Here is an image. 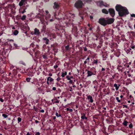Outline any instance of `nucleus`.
<instances>
[{"label":"nucleus","instance_id":"nucleus-1","mask_svg":"<svg viewBox=\"0 0 135 135\" xmlns=\"http://www.w3.org/2000/svg\"><path fill=\"white\" fill-rule=\"evenodd\" d=\"M115 9L116 11L118 12L119 14L121 16L126 15L128 14V12L126 8L120 5H117L115 7Z\"/></svg>","mask_w":135,"mask_h":135},{"label":"nucleus","instance_id":"nucleus-2","mask_svg":"<svg viewBox=\"0 0 135 135\" xmlns=\"http://www.w3.org/2000/svg\"><path fill=\"white\" fill-rule=\"evenodd\" d=\"M84 4L82 1L81 0H78L76 1L74 4V6L77 9L81 8Z\"/></svg>","mask_w":135,"mask_h":135},{"label":"nucleus","instance_id":"nucleus-3","mask_svg":"<svg viewBox=\"0 0 135 135\" xmlns=\"http://www.w3.org/2000/svg\"><path fill=\"white\" fill-rule=\"evenodd\" d=\"M106 18H100L98 21V22L100 24L104 26L106 25Z\"/></svg>","mask_w":135,"mask_h":135},{"label":"nucleus","instance_id":"nucleus-4","mask_svg":"<svg viewBox=\"0 0 135 135\" xmlns=\"http://www.w3.org/2000/svg\"><path fill=\"white\" fill-rule=\"evenodd\" d=\"M106 25L107 24L109 25L111 24L114 21V19L113 18H106Z\"/></svg>","mask_w":135,"mask_h":135},{"label":"nucleus","instance_id":"nucleus-5","mask_svg":"<svg viewBox=\"0 0 135 135\" xmlns=\"http://www.w3.org/2000/svg\"><path fill=\"white\" fill-rule=\"evenodd\" d=\"M108 11L110 15L112 17H113L114 16L115 13V11L114 9L113 8L109 9Z\"/></svg>","mask_w":135,"mask_h":135},{"label":"nucleus","instance_id":"nucleus-6","mask_svg":"<svg viewBox=\"0 0 135 135\" xmlns=\"http://www.w3.org/2000/svg\"><path fill=\"white\" fill-rule=\"evenodd\" d=\"M99 5L100 6H101L102 5H103L106 7H108L109 6V5L106 4L105 3H104V2L103 1L99 2Z\"/></svg>","mask_w":135,"mask_h":135},{"label":"nucleus","instance_id":"nucleus-7","mask_svg":"<svg viewBox=\"0 0 135 135\" xmlns=\"http://www.w3.org/2000/svg\"><path fill=\"white\" fill-rule=\"evenodd\" d=\"M59 5L56 2H55L54 3V6H53V8L54 9H58L59 8Z\"/></svg>","mask_w":135,"mask_h":135},{"label":"nucleus","instance_id":"nucleus-8","mask_svg":"<svg viewBox=\"0 0 135 135\" xmlns=\"http://www.w3.org/2000/svg\"><path fill=\"white\" fill-rule=\"evenodd\" d=\"M40 33L39 30L37 28H35L34 29V34L36 35H39Z\"/></svg>","mask_w":135,"mask_h":135},{"label":"nucleus","instance_id":"nucleus-9","mask_svg":"<svg viewBox=\"0 0 135 135\" xmlns=\"http://www.w3.org/2000/svg\"><path fill=\"white\" fill-rule=\"evenodd\" d=\"M42 39L44 41H45V43L46 44H49V40L46 37L43 38Z\"/></svg>","mask_w":135,"mask_h":135},{"label":"nucleus","instance_id":"nucleus-10","mask_svg":"<svg viewBox=\"0 0 135 135\" xmlns=\"http://www.w3.org/2000/svg\"><path fill=\"white\" fill-rule=\"evenodd\" d=\"M88 99L89 100V102L91 103H93V98L90 95L88 96Z\"/></svg>","mask_w":135,"mask_h":135},{"label":"nucleus","instance_id":"nucleus-11","mask_svg":"<svg viewBox=\"0 0 135 135\" xmlns=\"http://www.w3.org/2000/svg\"><path fill=\"white\" fill-rule=\"evenodd\" d=\"M102 12L103 13L105 14H108V12L106 9H102Z\"/></svg>","mask_w":135,"mask_h":135},{"label":"nucleus","instance_id":"nucleus-12","mask_svg":"<svg viewBox=\"0 0 135 135\" xmlns=\"http://www.w3.org/2000/svg\"><path fill=\"white\" fill-rule=\"evenodd\" d=\"M87 77L93 75V73L90 71H87Z\"/></svg>","mask_w":135,"mask_h":135},{"label":"nucleus","instance_id":"nucleus-13","mask_svg":"<svg viewBox=\"0 0 135 135\" xmlns=\"http://www.w3.org/2000/svg\"><path fill=\"white\" fill-rule=\"evenodd\" d=\"M119 86V85L118 86L116 84H114V86L115 87L116 90H117L118 89Z\"/></svg>","mask_w":135,"mask_h":135},{"label":"nucleus","instance_id":"nucleus-14","mask_svg":"<svg viewBox=\"0 0 135 135\" xmlns=\"http://www.w3.org/2000/svg\"><path fill=\"white\" fill-rule=\"evenodd\" d=\"M24 3V2L21 1L19 3V5L20 6H21L23 5Z\"/></svg>","mask_w":135,"mask_h":135},{"label":"nucleus","instance_id":"nucleus-15","mask_svg":"<svg viewBox=\"0 0 135 135\" xmlns=\"http://www.w3.org/2000/svg\"><path fill=\"white\" fill-rule=\"evenodd\" d=\"M47 80V81L49 80L50 82H51L53 80V79H52V78H51L50 77H48Z\"/></svg>","mask_w":135,"mask_h":135},{"label":"nucleus","instance_id":"nucleus-16","mask_svg":"<svg viewBox=\"0 0 135 135\" xmlns=\"http://www.w3.org/2000/svg\"><path fill=\"white\" fill-rule=\"evenodd\" d=\"M18 33V31L16 30L14 32H13V34L15 35H17Z\"/></svg>","mask_w":135,"mask_h":135},{"label":"nucleus","instance_id":"nucleus-17","mask_svg":"<svg viewBox=\"0 0 135 135\" xmlns=\"http://www.w3.org/2000/svg\"><path fill=\"white\" fill-rule=\"evenodd\" d=\"M90 59V58L89 57H87V59H86V60L84 62V63L85 64H86L87 63V60H88V62L89 61V60Z\"/></svg>","mask_w":135,"mask_h":135},{"label":"nucleus","instance_id":"nucleus-18","mask_svg":"<svg viewBox=\"0 0 135 135\" xmlns=\"http://www.w3.org/2000/svg\"><path fill=\"white\" fill-rule=\"evenodd\" d=\"M127 123H128V122L127 121L125 120L123 122V124L124 126H126Z\"/></svg>","mask_w":135,"mask_h":135},{"label":"nucleus","instance_id":"nucleus-19","mask_svg":"<svg viewBox=\"0 0 135 135\" xmlns=\"http://www.w3.org/2000/svg\"><path fill=\"white\" fill-rule=\"evenodd\" d=\"M81 119H87V117H85L84 116V115L83 116H81Z\"/></svg>","mask_w":135,"mask_h":135},{"label":"nucleus","instance_id":"nucleus-20","mask_svg":"<svg viewBox=\"0 0 135 135\" xmlns=\"http://www.w3.org/2000/svg\"><path fill=\"white\" fill-rule=\"evenodd\" d=\"M2 116L5 118H7L8 117V115L4 114H3Z\"/></svg>","mask_w":135,"mask_h":135},{"label":"nucleus","instance_id":"nucleus-21","mask_svg":"<svg viewBox=\"0 0 135 135\" xmlns=\"http://www.w3.org/2000/svg\"><path fill=\"white\" fill-rule=\"evenodd\" d=\"M26 18V16L25 15H23L22 16V17L21 18V19L22 20H25Z\"/></svg>","mask_w":135,"mask_h":135},{"label":"nucleus","instance_id":"nucleus-22","mask_svg":"<svg viewBox=\"0 0 135 135\" xmlns=\"http://www.w3.org/2000/svg\"><path fill=\"white\" fill-rule=\"evenodd\" d=\"M56 115L57 117H60L61 116V115L60 114H59L57 112H56Z\"/></svg>","mask_w":135,"mask_h":135},{"label":"nucleus","instance_id":"nucleus-23","mask_svg":"<svg viewBox=\"0 0 135 135\" xmlns=\"http://www.w3.org/2000/svg\"><path fill=\"white\" fill-rule=\"evenodd\" d=\"M116 99L117 100L118 102L119 103L120 102V99H119V98L118 97H116Z\"/></svg>","mask_w":135,"mask_h":135},{"label":"nucleus","instance_id":"nucleus-24","mask_svg":"<svg viewBox=\"0 0 135 135\" xmlns=\"http://www.w3.org/2000/svg\"><path fill=\"white\" fill-rule=\"evenodd\" d=\"M21 119L20 117H18V123L20 122L21 121Z\"/></svg>","mask_w":135,"mask_h":135},{"label":"nucleus","instance_id":"nucleus-25","mask_svg":"<svg viewBox=\"0 0 135 135\" xmlns=\"http://www.w3.org/2000/svg\"><path fill=\"white\" fill-rule=\"evenodd\" d=\"M30 78H27L26 79V80L27 82H29L30 81Z\"/></svg>","mask_w":135,"mask_h":135},{"label":"nucleus","instance_id":"nucleus-26","mask_svg":"<svg viewBox=\"0 0 135 135\" xmlns=\"http://www.w3.org/2000/svg\"><path fill=\"white\" fill-rule=\"evenodd\" d=\"M129 126L130 128H132L133 127V125H132V124L131 123V124H130L129 125Z\"/></svg>","mask_w":135,"mask_h":135},{"label":"nucleus","instance_id":"nucleus-27","mask_svg":"<svg viewBox=\"0 0 135 135\" xmlns=\"http://www.w3.org/2000/svg\"><path fill=\"white\" fill-rule=\"evenodd\" d=\"M93 63L97 64V60H94V61L93 62Z\"/></svg>","mask_w":135,"mask_h":135},{"label":"nucleus","instance_id":"nucleus-28","mask_svg":"<svg viewBox=\"0 0 135 135\" xmlns=\"http://www.w3.org/2000/svg\"><path fill=\"white\" fill-rule=\"evenodd\" d=\"M23 11H22V13L23 14V13H24L26 11H25V8H23Z\"/></svg>","mask_w":135,"mask_h":135},{"label":"nucleus","instance_id":"nucleus-29","mask_svg":"<svg viewBox=\"0 0 135 135\" xmlns=\"http://www.w3.org/2000/svg\"><path fill=\"white\" fill-rule=\"evenodd\" d=\"M131 16L132 17H135V14H131Z\"/></svg>","mask_w":135,"mask_h":135},{"label":"nucleus","instance_id":"nucleus-30","mask_svg":"<svg viewBox=\"0 0 135 135\" xmlns=\"http://www.w3.org/2000/svg\"><path fill=\"white\" fill-rule=\"evenodd\" d=\"M65 75L63 73H62V74L61 75V76L63 77H64Z\"/></svg>","mask_w":135,"mask_h":135},{"label":"nucleus","instance_id":"nucleus-31","mask_svg":"<svg viewBox=\"0 0 135 135\" xmlns=\"http://www.w3.org/2000/svg\"><path fill=\"white\" fill-rule=\"evenodd\" d=\"M66 78L68 79L69 80H70L71 79L69 77V76H66Z\"/></svg>","mask_w":135,"mask_h":135},{"label":"nucleus","instance_id":"nucleus-32","mask_svg":"<svg viewBox=\"0 0 135 135\" xmlns=\"http://www.w3.org/2000/svg\"><path fill=\"white\" fill-rule=\"evenodd\" d=\"M0 101L2 102H3L4 101V100L2 99V98H0Z\"/></svg>","mask_w":135,"mask_h":135},{"label":"nucleus","instance_id":"nucleus-33","mask_svg":"<svg viewBox=\"0 0 135 135\" xmlns=\"http://www.w3.org/2000/svg\"><path fill=\"white\" fill-rule=\"evenodd\" d=\"M36 135H40V133L39 132H37L36 133Z\"/></svg>","mask_w":135,"mask_h":135},{"label":"nucleus","instance_id":"nucleus-34","mask_svg":"<svg viewBox=\"0 0 135 135\" xmlns=\"http://www.w3.org/2000/svg\"><path fill=\"white\" fill-rule=\"evenodd\" d=\"M69 46H66V48L67 50H69Z\"/></svg>","mask_w":135,"mask_h":135},{"label":"nucleus","instance_id":"nucleus-35","mask_svg":"<svg viewBox=\"0 0 135 135\" xmlns=\"http://www.w3.org/2000/svg\"><path fill=\"white\" fill-rule=\"evenodd\" d=\"M60 80V78H58L57 79V80L59 81Z\"/></svg>","mask_w":135,"mask_h":135},{"label":"nucleus","instance_id":"nucleus-36","mask_svg":"<svg viewBox=\"0 0 135 135\" xmlns=\"http://www.w3.org/2000/svg\"><path fill=\"white\" fill-rule=\"evenodd\" d=\"M59 101L58 100H57L55 102L56 103H59Z\"/></svg>","mask_w":135,"mask_h":135},{"label":"nucleus","instance_id":"nucleus-37","mask_svg":"<svg viewBox=\"0 0 135 135\" xmlns=\"http://www.w3.org/2000/svg\"><path fill=\"white\" fill-rule=\"evenodd\" d=\"M40 111L42 113H44V110L43 109L40 110Z\"/></svg>","mask_w":135,"mask_h":135},{"label":"nucleus","instance_id":"nucleus-38","mask_svg":"<svg viewBox=\"0 0 135 135\" xmlns=\"http://www.w3.org/2000/svg\"><path fill=\"white\" fill-rule=\"evenodd\" d=\"M54 68L56 69L58 67V66L57 65L54 66Z\"/></svg>","mask_w":135,"mask_h":135},{"label":"nucleus","instance_id":"nucleus-39","mask_svg":"<svg viewBox=\"0 0 135 135\" xmlns=\"http://www.w3.org/2000/svg\"><path fill=\"white\" fill-rule=\"evenodd\" d=\"M52 90H56V88L55 87H54L52 88Z\"/></svg>","mask_w":135,"mask_h":135},{"label":"nucleus","instance_id":"nucleus-40","mask_svg":"<svg viewBox=\"0 0 135 135\" xmlns=\"http://www.w3.org/2000/svg\"><path fill=\"white\" fill-rule=\"evenodd\" d=\"M73 82V81H72V80H70V81H69V83H70L71 84V83H72Z\"/></svg>","mask_w":135,"mask_h":135},{"label":"nucleus","instance_id":"nucleus-41","mask_svg":"<svg viewBox=\"0 0 135 135\" xmlns=\"http://www.w3.org/2000/svg\"><path fill=\"white\" fill-rule=\"evenodd\" d=\"M90 19H93V16H90Z\"/></svg>","mask_w":135,"mask_h":135},{"label":"nucleus","instance_id":"nucleus-42","mask_svg":"<svg viewBox=\"0 0 135 135\" xmlns=\"http://www.w3.org/2000/svg\"><path fill=\"white\" fill-rule=\"evenodd\" d=\"M135 46H132L131 47L132 49H133L134 48Z\"/></svg>","mask_w":135,"mask_h":135},{"label":"nucleus","instance_id":"nucleus-43","mask_svg":"<svg viewBox=\"0 0 135 135\" xmlns=\"http://www.w3.org/2000/svg\"><path fill=\"white\" fill-rule=\"evenodd\" d=\"M50 22H52L54 21V20L53 19H51L50 20Z\"/></svg>","mask_w":135,"mask_h":135},{"label":"nucleus","instance_id":"nucleus-44","mask_svg":"<svg viewBox=\"0 0 135 135\" xmlns=\"http://www.w3.org/2000/svg\"><path fill=\"white\" fill-rule=\"evenodd\" d=\"M105 70V69L104 68H102V71H103Z\"/></svg>","mask_w":135,"mask_h":135},{"label":"nucleus","instance_id":"nucleus-45","mask_svg":"<svg viewBox=\"0 0 135 135\" xmlns=\"http://www.w3.org/2000/svg\"><path fill=\"white\" fill-rule=\"evenodd\" d=\"M127 51H128V52H127V54H128V53H129V52H130V50H127Z\"/></svg>","mask_w":135,"mask_h":135},{"label":"nucleus","instance_id":"nucleus-46","mask_svg":"<svg viewBox=\"0 0 135 135\" xmlns=\"http://www.w3.org/2000/svg\"><path fill=\"white\" fill-rule=\"evenodd\" d=\"M123 106L125 107H126V108H127V106L126 105H123Z\"/></svg>","mask_w":135,"mask_h":135},{"label":"nucleus","instance_id":"nucleus-47","mask_svg":"<svg viewBox=\"0 0 135 135\" xmlns=\"http://www.w3.org/2000/svg\"><path fill=\"white\" fill-rule=\"evenodd\" d=\"M64 74L66 75H67V72H65L64 73Z\"/></svg>","mask_w":135,"mask_h":135},{"label":"nucleus","instance_id":"nucleus-48","mask_svg":"<svg viewBox=\"0 0 135 135\" xmlns=\"http://www.w3.org/2000/svg\"><path fill=\"white\" fill-rule=\"evenodd\" d=\"M49 75L50 76H51L52 75V74L50 73L49 74Z\"/></svg>","mask_w":135,"mask_h":135},{"label":"nucleus","instance_id":"nucleus-49","mask_svg":"<svg viewBox=\"0 0 135 135\" xmlns=\"http://www.w3.org/2000/svg\"><path fill=\"white\" fill-rule=\"evenodd\" d=\"M45 12L47 14H48L49 13V12L47 11H46Z\"/></svg>","mask_w":135,"mask_h":135},{"label":"nucleus","instance_id":"nucleus-50","mask_svg":"<svg viewBox=\"0 0 135 135\" xmlns=\"http://www.w3.org/2000/svg\"><path fill=\"white\" fill-rule=\"evenodd\" d=\"M84 50L85 51H86L87 50V49L86 48H84Z\"/></svg>","mask_w":135,"mask_h":135},{"label":"nucleus","instance_id":"nucleus-51","mask_svg":"<svg viewBox=\"0 0 135 135\" xmlns=\"http://www.w3.org/2000/svg\"><path fill=\"white\" fill-rule=\"evenodd\" d=\"M35 122L36 123H37L38 122V121L37 120H35Z\"/></svg>","mask_w":135,"mask_h":135},{"label":"nucleus","instance_id":"nucleus-52","mask_svg":"<svg viewBox=\"0 0 135 135\" xmlns=\"http://www.w3.org/2000/svg\"><path fill=\"white\" fill-rule=\"evenodd\" d=\"M85 1H86V2H88V1H91L90 0H85Z\"/></svg>","mask_w":135,"mask_h":135},{"label":"nucleus","instance_id":"nucleus-53","mask_svg":"<svg viewBox=\"0 0 135 135\" xmlns=\"http://www.w3.org/2000/svg\"><path fill=\"white\" fill-rule=\"evenodd\" d=\"M120 98H123V95H120Z\"/></svg>","mask_w":135,"mask_h":135},{"label":"nucleus","instance_id":"nucleus-54","mask_svg":"<svg viewBox=\"0 0 135 135\" xmlns=\"http://www.w3.org/2000/svg\"><path fill=\"white\" fill-rule=\"evenodd\" d=\"M49 81H47V84H48V85H49Z\"/></svg>","mask_w":135,"mask_h":135},{"label":"nucleus","instance_id":"nucleus-55","mask_svg":"<svg viewBox=\"0 0 135 135\" xmlns=\"http://www.w3.org/2000/svg\"><path fill=\"white\" fill-rule=\"evenodd\" d=\"M21 1L25 2L26 1V0H21Z\"/></svg>","mask_w":135,"mask_h":135},{"label":"nucleus","instance_id":"nucleus-56","mask_svg":"<svg viewBox=\"0 0 135 135\" xmlns=\"http://www.w3.org/2000/svg\"><path fill=\"white\" fill-rule=\"evenodd\" d=\"M56 117H53V119H56Z\"/></svg>","mask_w":135,"mask_h":135},{"label":"nucleus","instance_id":"nucleus-57","mask_svg":"<svg viewBox=\"0 0 135 135\" xmlns=\"http://www.w3.org/2000/svg\"><path fill=\"white\" fill-rule=\"evenodd\" d=\"M27 135H30V134L29 133H28L27 134Z\"/></svg>","mask_w":135,"mask_h":135},{"label":"nucleus","instance_id":"nucleus-58","mask_svg":"<svg viewBox=\"0 0 135 135\" xmlns=\"http://www.w3.org/2000/svg\"><path fill=\"white\" fill-rule=\"evenodd\" d=\"M88 26H89V27H90V25L89 24H88Z\"/></svg>","mask_w":135,"mask_h":135},{"label":"nucleus","instance_id":"nucleus-59","mask_svg":"<svg viewBox=\"0 0 135 135\" xmlns=\"http://www.w3.org/2000/svg\"><path fill=\"white\" fill-rule=\"evenodd\" d=\"M89 30H92V28H89Z\"/></svg>","mask_w":135,"mask_h":135},{"label":"nucleus","instance_id":"nucleus-60","mask_svg":"<svg viewBox=\"0 0 135 135\" xmlns=\"http://www.w3.org/2000/svg\"><path fill=\"white\" fill-rule=\"evenodd\" d=\"M70 111L71 112H72L73 111V110L72 109H70Z\"/></svg>","mask_w":135,"mask_h":135},{"label":"nucleus","instance_id":"nucleus-61","mask_svg":"<svg viewBox=\"0 0 135 135\" xmlns=\"http://www.w3.org/2000/svg\"><path fill=\"white\" fill-rule=\"evenodd\" d=\"M66 110H69V108H67L66 109Z\"/></svg>","mask_w":135,"mask_h":135},{"label":"nucleus","instance_id":"nucleus-62","mask_svg":"<svg viewBox=\"0 0 135 135\" xmlns=\"http://www.w3.org/2000/svg\"><path fill=\"white\" fill-rule=\"evenodd\" d=\"M128 103H130V100H129L128 101Z\"/></svg>","mask_w":135,"mask_h":135},{"label":"nucleus","instance_id":"nucleus-63","mask_svg":"<svg viewBox=\"0 0 135 135\" xmlns=\"http://www.w3.org/2000/svg\"><path fill=\"white\" fill-rule=\"evenodd\" d=\"M76 86L75 85H74L73 86V87H75Z\"/></svg>","mask_w":135,"mask_h":135},{"label":"nucleus","instance_id":"nucleus-64","mask_svg":"<svg viewBox=\"0 0 135 135\" xmlns=\"http://www.w3.org/2000/svg\"><path fill=\"white\" fill-rule=\"evenodd\" d=\"M12 29H15V27H12Z\"/></svg>","mask_w":135,"mask_h":135}]
</instances>
